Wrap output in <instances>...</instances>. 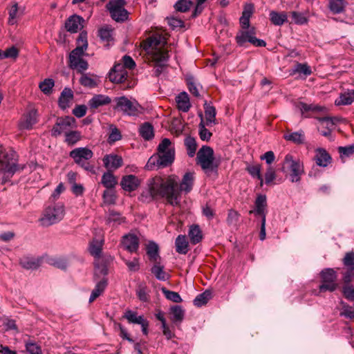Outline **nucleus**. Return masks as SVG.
Here are the masks:
<instances>
[{
    "instance_id": "bb28decb",
    "label": "nucleus",
    "mask_w": 354,
    "mask_h": 354,
    "mask_svg": "<svg viewBox=\"0 0 354 354\" xmlns=\"http://www.w3.org/2000/svg\"><path fill=\"white\" fill-rule=\"evenodd\" d=\"M151 273L160 281H166L169 278V274L164 270V266L160 265L159 261L154 262L151 269Z\"/></svg>"
},
{
    "instance_id": "e433bc0d",
    "label": "nucleus",
    "mask_w": 354,
    "mask_h": 354,
    "mask_svg": "<svg viewBox=\"0 0 354 354\" xmlns=\"http://www.w3.org/2000/svg\"><path fill=\"white\" fill-rule=\"evenodd\" d=\"M256 213L266 218V197L265 195H259L256 199Z\"/></svg>"
},
{
    "instance_id": "774afa93",
    "label": "nucleus",
    "mask_w": 354,
    "mask_h": 354,
    "mask_svg": "<svg viewBox=\"0 0 354 354\" xmlns=\"http://www.w3.org/2000/svg\"><path fill=\"white\" fill-rule=\"evenodd\" d=\"M26 348L29 354H42L40 347L35 343H27Z\"/></svg>"
},
{
    "instance_id": "4be33fe9",
    "label": "nucleus",
    "mask_w": 354,
    "mask_h": 354,
    "mask_svg": "<svg viewBox=\"0 0 354 354\" xmlns=\"http://www.w3.org/2000/svg\"><path fill=\"white\" fill-rule=\"evenodd\" d=\"M254 12V6L251 3L245 4L240 17L239 21L242 29H248L250 27V19Z\"/></svg>"
},
{
    "instance_id": "a878e982",
    "label": "nucleus",
    "mask_w": 354,
    "mask_h": 354,
    "mask_svg": "<svg viewBox=\"0 0 354 354\" xmlns=\"http://www.w3.org/2000/svg\"><path fill=\"white\" fill-rule=\"evenodd\" d=\"M99 79L96 75H91L89 73H82V76L80 78V83L88 88H94L98 84Z\"/></svg>"
},
{
    "instance_id": "1a4fd4ad",
    "label": "nucleus",
    "mask_w": 354,
    "mask_h": 354,
    "mask_svg": "<svg viewBox=\"0 0 354 354\" xmlns=\"http://www.w3.org/2000/svg\"><path fill=\"white\" fill-rule=\"evenodd\" d=\"M93 151L86 147L76 148L70 152V156L74 160L75 163L86 171H91L93 169L91 165L86 162L87 160L93 157Z\"/></svg>"
},
{
    "instance_id": "2eb2a0df",
    "label": "nucleus",
    "mask_w": 354,
    "mask_h": 354,
    "mask_svg": "<svg viewBox=\"0 0 354 354\" xmlns=\"http://www.w3.org/2000/svg\"><path fill=\"white\" fill-rule=\"evenodd\" d=\"M37 122V111L35 109H31L21 117L18 126L20 130H29Z\"/></svg>"
},
{
    "instance_id": "e2e57ef3",
    "label": "nucleus",
    "mask_w": 354,
    "mask_h": 354,
    "mask_svg": "<svg viewBox=\"0 0 354 354\" xmlns=\"http://www.w3.org/2000/svg\"><path fill=\"white\" fill-rule=\"evenodd\" d=\"M17 12H18L17 3H14L9 10V18H8V24H9L14 25L17 23Z\"/></svg>"
},
{
    "instance_id": "aec40b11",
    "label": "nucleus",
    "mask_w": 354,
    "mask_h": 354,
    "mask_svg": "<svg viewBox=\"0 0 354 354\" xmlns=\"http://www.w3.org/2000/svg\"><path fill=\"white\" fill-rule=\"evenodd\" d=\"M120 185L124 190L132 192L138 187L140 180L134 175H128L122 178Z\"/></svg>"
},
{
    "instance_id": "5701e85b",
    "label": "nucleus",
    "mask_w": 354,
    "mask_h": 354,
    "mask_svg": "<svg viewBox=\"0 0 354 354\" xmlns=\"http://www.w3.org/2000/svg\"><path fill=\"white\" fill-rule=\"evenodd\" d=\"M315 160L317 165L326 167L330 163L331 157L325 149L318 148L315 150Z\"/></svg>"
},
{
    "instance_id": "5fc2aeb1",
    "label": "nucleus",
    "mask_w": 354,
    "mask_h": 354,
    "mask_svg": "<svg viewBox=\"0 0 354 354\" xmlns=\"http://www.w3.org/2000/svg\"><path fill=\"white\" fill-rule=\"evenodd\" d=\"M162 292L165 297L171 301L175 303H180L182 301L180 295L176 292L168 290L165 288H162Z\"/></svg>"
},
{
    "instance_id": "f8f14e48",
    "label": "nucleus",
    "mask_w": 354,
    "mask_h": 354,
    "mask_svg": "<svg viewBox=\"0 0 354 354\" xmlns=\"http://www.w3.org/2000/svg\"><path fill=\"white\" fill-rule=\"evenodd\" d=\"M76 127L75 120L73 117L66 116L65 118H60L57 120V122L51 130V133L53 136H57L62 133L69 132L72 129Z\"/></svg>"
},
{
    "instance_id": "58836bf2",
    "label": "nucleus",
    "mask_w": 354,
    "mask_h": 354,
    "mask_svg": "<svg viewBox=\"0 0 354 354\" xmlns=\"http://www.w3.org/2000/svg\"><path fill=\"white\" fill-rule=\"evenodd\" d=\"M101 182L107 189L114 187L118 183L116 178L109 171L103 174Z\"/></svg>"
},
{
    "instance_id": "c03bdc74",
    "label": "nucleus",
    "mask_w": 354,
    "mask_h": 354,
    "mask_svg": "<svg viewBox=\"0 0 354 354\" xmlns=\"http://www.w3.org/2000/svg\"><path fill=\"white\" fill-rule=\"evenodd\" d=\"M9 330H17L15 322L13 319H10L8 317H3L0 319V331H7Z\"/></svg>"
},
{
    "instance_id": "39448f33",
    "label": "nucleus",
    "mask_w": 354,
    "mask_h": 354,
    "mask_svg": "<svg viewBox=\"0 0 354 354\" xmlns=\"http://www.w3.org/2000/svg\"><path fill=\"white\" fill-rule=\"evenodd\" d=\"M66 214L65 206L63 203L58 202L49 205L44 210L39 224L43 227H48L60 222Z\"/></svg>"
},
{
    "instance_id": "20e7f679",
    "label": "nucleus",
    "mask_w": 354,
    "mask_h": 354,
    "mask_svg": "<svg viewBox=\"0 0 354 354\" xmlns=\"http://www.w3.org/2000/svg\"><path fill=\"white\" fill-rule=\"evenodd\" d=\"M77 46L69 54L68 66L78 73H82L88 68V64L84 59L86 55V50L88 48L87 35L86 32H81L77 40Z\"/></svg>"
},
{
    "instance_id": "f3484780",
    "label": "nucleus",
    "mask_w": 354,
    "mask_h": 354,
    "mask_svg": "<svg viewBox=\"0 0 354 354\" xmlns=\"http://www.w3.org/2000/svg\"><path fill=\"white\" fill-rule=\"evenodd\" d=\"M127 77V71L121 64L115 65L109 75L110 81L113 83H121L126 80Z\"/></svg>"
},
{
    "instance_id": "a19ab883",
    "label": "nucleus",
    "mask_w": 354,
    "mask_h": 354,
    "mask_svg": "<svg viewBox=\"0 0 354 354\" xmlns=\"http://www.w3.org/2000/svg\"><path fill=\"white\" fill-rule=\"evenodd\" d=\"M205 124L207 126H212L215 124L216 120V110L214 106H206L205 107Z\"/></svg>"
},
{
    "instance_id": "4d7b16f0",
    "label": "nucleus",
    "mask_w": 354,
    "mask_h": 354,
    "mask_svg": "<svg viewBox=\"0 0 354 354\" xmlns=\"http://www.w3.org/2000/svg\"><path fill=\"white\" fill-rule=\"evenodd\" d=\"M81 138L80 133L77 131H70L66 134L65 141L68 145H74Z\"/></svg>"
},
{
    "instance_id": "37998d69",
    "label": "nucleus",
    "mask_w": 354,
    "mask_h": 354,
    "mask_svg": "<svg viewBox=\"0 0 354 354\" xmlns=\"http://www.w3.org/2000/svg\"><path fill=\"white\" fill-rule=\"evenodd\" d=\"M284 138L296 144H301L304 142L305 137L303 131H297L285 134Z\"/></svg>"
},
{
    "instance_id": "603ef678",
    "label": "nucleus",
    "mask_w": 354,
    "mask_h": 354,
    "mask_svg": "<svg viewBox=\"0 0 354 354\" xmlns=\"http://www.w3.org/2000/svg\"><path fill=\"white\" fill-rule=\"evenodd\" d=\"M54 84L53 80L45 79L39 84V87L44 94L48 95L51 93Z\"/></svg>"
},
{
    "instance_id": "7c9ffc66",
    "label": "nucleus",
    "mask_w": 354,
    "mask_h": 354,
    "mask_svg": "<svg viewBox=\"0 0 354 354\" xmlns=\"http://www.w3.org/2000/svg\"><path fill=\"white\" fill-rule=\"evenodd\" d=\"M170 319L175 324L180 323L185 315V312L181 306H174L169 310Z\"/></svg>"
},
{
    "instance_id": "0eeeda50",
    "label": "nucleus",
    "mask_w": 354,
    "mask_h": 354,
    "mask_svg": "<svg viewBox=\"0 0 354 354\" xmlns=\"http://www.w3.org/2000/svg\"><path fill=\"white\" fill-rule=\"evenodd\" d=\"M115 109L128 115H137L140 113L141 107L135 100H129L125 96L115 98Z\"/></svg>"
},
{
    "instance_id": "680f3d73",
    "label": "nucleus",
    "mask_w": 354,
    "mask_h": 354,
    "mask_svg": "<svg viewBox=\"0 0 354 354\" xmlns=\"http://www.w3.org/2000/svg\"><path fill=\"white\" fill-rule=\"evenodd\" d=\"M115 193L109 189H106L104 192L103 194V200L104 203L107 205L114 204L115 202Z\"/></svg>"
},
{
    "instance_id": "69168bd1",
    "label": "nucleus",
    "mask_w": 354,
    "mask_h": 354,
    "mask_svg": "<svg viewBox=\"0 0 354 354\" xmlns=\"http://www.w3.org/2000/svg\"><path fill=\"white\" fill-rule=\"evenodd\" d=\"M291 16L293 21L297 24H304L307 22L306 17L301 13L297 12H292Z\"/></svg>"
},
{
    "instance_id": "7ed1b4c3",
    "label": "nucleus",
    "mask_w": 354,
    "mask_h": 354,
    "mask_svg": "<svg viewBox=\"0 0 354 354\" xmlns=\"http://www.w3.org/2000/svg\"><path fill=\"white\" fill-rule=\"evenodd\" d=\"M175 158L174 147L168 138H164L158 147V152L153 155L146 165L148 169L155 167H165L172 164Z\"/></svg>"
},
{
    "instance_id": "4c0bfd02",
    "label": "nucleus",
    "mask_w": 354,
    "mask_h": 354,
    "mask_svg": "<svg viewBox=\"0 0 354 354\" xmlns=\"http://www.w3.org/2000/svg\"><path fill=\"white\" fill-rule=\"evenodd\" d=\"M107 285L106 280L102 279L100 282H98L95 288L93 290L90 298L89 303H92L95 299H96L105 290Z\"/></svg>"
},
{
    "instance_id": "6ab92c4d",
    "label": "nucleus",
    "mask_w": 354,
    "mask_h": 354,
    "mask_svg": "<svg viewBox=\"0 0 354 354\" xmlns=\"http://www.w3.org/2000/svg\"><path fill=\"white\" fill-rule=\"evenodd\" d=\"M318 120V130L320 133L326 137L330 136V131L334 127L333 120L328 117L319 118Z\"/></svg>"
},
{
    "instance_id": "4468645a",
    "label": "nucleus",
    "mask_w": 354,
    "mask_h": 354,
    "mask_svg": "<svg viewBox=\"0 0 354 354\" xmlns=\"http://www.w3.org/2000/svg\"><path fill=\"white\" fill-rule=\"evenodd\" d=\"M18 167L12 159L10 160L3 153V149L0 147V170L3 171L8 177L12 176Z\"/></svg>"
},
{
    "instance_id": "412c9836",
    "label": "nucleus",
    "mask_w": 354,
    "mask_h": 354,
    "mask_svg": "<svg viewBox=\"0 0 354 354\" xmlns=\"http://www.w3.org/2000/svg\"><path fill=\"white\" fill-rule=\"evenodd\" d=\"M194 182V173L187 172L186 173L180 183L179 185V194L180 195V192L188 193L189 192L193 187Z\"/></svg>"
},
{
    "instance_id": "b1692460",
    "label": "nucleus",
    "mask_w": 354,
    "mask_h": 354,
    "mask_svg": "<svg viewBox=\"0 0 354 354\" xmlns=\"http://www.w3.org/2000/svg\"><path fill=\"white\" fill-rule=\"evenodd\" d=\"M84 20L79 16L73 15L66 22V28L68 32H77L82 27Z\"/></svg>"
},
{
    "instance_id": "de8ad7c7",
    "label": "nucleus",
    "mask_w": 354,
    "mask_h": 354,
    "mask_svg": "<svg viewBox=\"0 0 354 354\" xmlns=\"http://www.w3.org/2000/svg\"><path fill=\"white\" fill-rule=\"evenodd\" d=\"M185 145L187 147L188 156L193 157L196 153L197 148L196 140L190 136L187 137L185 140Z\"/></svg>"
},
{
    "instance_id": "423d86ee",
    "label": "nucleus",
    "mask_w": 354,
    "mask_h": 354,
    "mask_svg": "<svg viewBox=\"0 0 354 354\" xmlns=\"http://www.w3.org/2000/svg\"><path fill=\"white\" fill-rule=\"evenodd\" d=\"M197 163L205 171H213L218 167L214 162V150L208 146H203L197 153Z\"/></svg>"
},
{
    "instance_id": "864d4df0",
    "label": "nucleus",
    "mask_w": 354,
    "mask_h": 354,
    "mask_svg": "<svg viewBox=\"0 0 354 354\" xmlns=\"http://www.w3.org/2000/svg\"><path fill=\"white\" fill-rule=\"evenodd\" d=\"M205 126L207 125L205 124L204 120L202 118L198 127L199 136L202 140L208 141L210 139L212 134L208 129L205 128Z\"/></svg>"
},
{
    "instance_id": "9b49d317",
    "label": "nucleus",
    "mask_w": 354,
    "mask_h": 354,
    "mask_svg": "<svg viewBox=\"0 0 354 354\" xmlns=\"http://www.w3.org/2000/svg\"><path fill=\"white\" fill-rule=\"evenodd\" d=\"M124 0H111L106 6L111 17L116 21H123L128 17V12L124 8Z\"/></svg>"
},
{
    "instance_id": "c9c22d12",
    "label": "nucleus",
    "mask_w": 354,
    "mask_h": 354,
    "mask_svg": "<svg viewBox=\"0 0 354 354\" xmlns=\"http://www.w3.org/2000/svg\"><path fill=\"white\" fill-rule=\"evenodd\" d=\"M147 253L149 259L153 262H157L160 260L158 254V246L154 242H149L147 245Z\"/></svg>"
},
{
    "instance_id": "9d476101",
    "label": "nucleus",
    "mask_w": 354,
    "mask_h": 354,
    "mask_svg": "<svg viewBox=\"0 0 354 354\" xmlns=\"http://www.w3.org/2000/svg\"><path fill=\"white\" fill-rule=\"evenodd\" d=\"M236 41L239 46H244L246 42H250L255 46H265L266 43L263 39L256 38L254 28L242 29L238 32Z\"/></svg>"
},
{
    "instance_id": "6e6552de",
    "label": "nucleus",
    "mask_w": 354,
    "mask_h": 354,
    "mask_svg": "<svg viewBox=\"0 0 354 354\" xmlns=\"http://www.w3.org/2000/svg\"><path fill=\"white\" fill-rule=\"evenodd\" d=\"M284 166L290 171V179L292 183H297L304 174V165L299 160H295L292 155L288 154L284 159Z\"/></svg>"
},
{
    "instance_id": "052dcab7",
    "label": "nucleus",
    "mask_w": 354,
    "mask_h": 354,
    "mask_svg": "<svg viewBox=\"0 0 354 354\" xmlns=\"http://www.w3.org/2000/svg\"><path fill=\"white\" fill-rule=\"evenodd\" d=\"M21 265L26 269H35L38 266V263L33 259L28 257L24 258L20 261Z\"/></svg>"
},
{
    "instance_id": "f257e3e1",
    "label": "nucleus",
    "mask_w": 354,
    "mask_h": 354,
    "mask_svg": "<svg viewBox=\"0 0 354 354\" xmlns=\"http://www.w3.org/2000/svg\"><path fill=\"white\" fill-rule=\"evenodd\" d=\"M176 186L177 178L175 176H155L148 183L151 198H165L171 205H178L180 201L179 192L176 189Z\"/></svg>"
},
{
    "instance_id": "f03ea898",
    "label": "nucleus",
    "mask_w": 354,
    "mask_h": 354,
    "mask_svg": "<svg viewBox=\"0 0 354 354\" xmlns=\"http://www.w3.org/2000/svg\"><path fill=\"white\" fill-rule=\"evenodd\" d=\"M165 38L159 34H155L146 39L141 44L145 52L146 59L155 65L162 66L168 59Z\"/></svg>"
},
{
    "instance_id": "bf43d9fd",
    "label": "nucleus",
    "mask_w": 354,
    "mask_h": 354,
    "mask_svg": "<svg viewBox=\"0 0 354 354\" xmlns=\"http://www.w3.org/2000/svg\"><path fill=\"white\" fill-rule=\"evenodd\" d=\"M192 6V2L189 0H180L176 3L175 8L176 10L184 12L187 11Z\"/></svg>"
},
{
    "instance_id": "f704fd0d",
    "label": "nucleus",
    "mask_w": 354,
    "mask_h": 354,
    "mask_svg": "<svg viewBox=\"0 0 354 354\" xmlns=\"http://www.w3.org/2000/svg\"><path fill=\"white\" fill-rule=\"evenodd\" d=\"M175 245L178 253L185 254L188 252V241L185 235L178 236Z\"/></svg>"
},
{
    "instance_id": "cd10ccee",
    "label": "nucleus",
    "mask_w": 354,
    "mask_h": 354,
    "mask_svg": "<svg viewBox=\"0 0 354 354\" xmlns=\"http://www.w3.org/2000/svg\"><path fill=\"white\" fill-rule=\"evenodd\" d=\"M176 102L177 103L178 108L183 112L188 111L191 106L189 96L185 92L180 93L176 97Z\"/></svg>"
},
{
    "instance_id": "c756f323",
    "label": "nucleus",
    "mask_w": 354,
    "mask_h": 354,
    "mask_svg": "<svg viewBox=\"0 0 354 354\" xmlns=\"http://www.w3.org/2000/svg\"><path fill=\"white\" fill-rule=\"evenodd\" d=\"M73 92L70 88H64L59 99V105L62 109H66L70 105L73 100Z\"/></svg>"
},
{
    "instance_id": "49530a36",
    "label": "nucleus",
    "mask_w": 354,
    "mask_h": 354,
    "mask_svg": "<svg viewBox=\"0 0 354 354\" xmlns=\"http://www.w3.org/2000/svg\"><path fill=\"white\" fill-rule=\"evenodd\" d=\"M299 73L306 77L312 73L310 67L306 64H297L292 71V74Z\"/></svg>"
},
{
    "instance_id": "13d9d810",
    "label": "nucleus",
    "mask_w": 354,
    "mask_h": 354,
    "mask_svg": "<svg viewBox=\"0 0 354 354\" xmlns=\"http://www.w3.org/2000/svg\"><path fill=\"white\" fill-rule=\"evenodd\" d=\"M19 50L15 46H11L3 51L2 59L6 58L16 59L19 56Z\"/></svg>"
},
{
    "instance_id": "0e129e2a",
    "label": "nucleus",
    "mask_w": 354,
    "mask_h": 354,
    "mask_svg": "<svg viewBox=\"0 0 354 354\" xmlns=\"http://www.w3.org/2000/svg\"><path fill=\"white\" fill-rule=\"evenodd\" d=\"M338 151L341 157H349L354 154V145H351L346 147H339Z\"/></svg>"
},
{
    "instance_id": "6e6d98bb",
    "label": "nucleus",
    "mask_w": 354,
    "mask_h": 354,
    "mask_svg": "<svg viewBox=\"0 0 354 354\" xmlns=\"http://www.w3.org/2000/svg\"><path fill=\"white\" fill-rule=\"evenodd\" d=\"M247 169L252 177L257 178L260 180V185L262 186L263 180L261 175V166L259 165H252L249 166Z\"/></svg>"
},
{
    "instance_id": "ddd939ff",
    "label": "nucleus",
    "mask_w": 354,
    "mask_h": 354,
    "mask_svg": "<svg viewBox=\"0 0 354 354\" xmlns=\"http://www.w3.org/2000/svg\"><path fill=\"white\" fill-rule=\"evenodd\" d=\"M322 284L319 286L321 291H333L336 289L337 284L336 283L337 274L335 271L331 268H326L321 272Z\"/></svg>"
},
{
    "instance_id": "a18cd8bd",
    "label": "nucleus",
    "mask_w": 354,
    "mask_h": 354,
    "mask_svg": "<svg viewBox=\"0 0 354 354\" xmlns=\"http://www.w3.org/2000/svg\"><path fill=\"white\" fill-rule=\"evenodd\" d=\"M212 297V293L210 291H205L204 292L199 294L194 299V304L197 307H201L206 304Z\"/></svg>"
},
{
    "instance_id": "473e14b6",
    "label": "nucleus",
    "mask_w": 354,
    "mask_h": 354,
    "mask_svg": "<svg viewBox=\"0 0 354 354\" xmlns=\"http://www.w3.org/2000/svg\"><path fill=\"white\" fill-rule=\"evenodd\" d=\"M354 102V91H348L341 93L339 98L335 100V105H349Z\"/></svg>"
},
{
    "instance_id": "79ce46f5",
    "label": "nucleus",
    "mask_w": 354,
    "mask_h": 354,
    "mask_svg": "<svg viewBox=\"0 0 354 354\" xmlns=\"http://www.w3.org/2000/svg\"><path fill=\"white\" fill-rule=\"evenodd\" d=\"M328 7L334 14H339L344 10L345 3L343 0H330Z\"/></svg>"
},
{
    "instance_id": "dca6fc26",
    "label": "nucleus",
    "mask_w": 354,
    "mask_h": 354,
    "mask_svg": "<svg viewBox=\"0 0 354 354\" xmlns=\"http://www.w3.org/2000/svg\"><path fill=\"white\" fill-rule=\"evenodd\" d=\"M102 160L104 167L109 171L116 170L120 167L123 163L122 157L114 153L106 155Z\"/></svg>"
},
{
    "instance_id": "c85d7f7f",
    "label": "nucleus",
    "mask_w": 354,
    "mask_h": 354,
    "mask_svg": "<svg viewBox=\"0 0 354 354\" xmlns=\"http://www.w3.org/2000/svg\"><path fill=\"white\" fill-rule=\"evenodd\" d=\"M298 108L301 111V114L303 115H304L306 113L309 111L325 113L327 111V109L325 106L317 104H307L304 102H299L298 104Z\"/></svg>"
},
{
    "instance_id": "393cba45",
    "label": "nucleus",
    "mask_w": 354,
    "mask_h": 354,
    "mask_svg": "<svg viewBox=\"0 0 354 354\" xmlns=\"http://www.w3.org/2000/svg\"><path fill=\"white\" fill-rule=\"evenodd\" d=\"M111 98L105 95H95L88 102V105L92 109H97L99 106L109 104Z\"/></svg>"
},
{
    "instance_id": "2f4dec72",
    "label": "nucleus",
    "mask_w": 354,
    "mask_h": 354,
    "mask_svg": "<svg viewBox=\"0 0 354 354\" xmlns=\"http://www.w3.org/2000/svg\"><path fill=\"white\" fill-rule=\"evenodd\" d=\"M188 236L192 244L199 243L203 239L202 232L197 225H192L189 227Z\"/></svg>"
},
{
    "instance_id": "338daca9",
    "label": "nucleus",
    "mask_w": 354,
    "mask_h": 354,
    "mask_svg": "<svg viewBox=\"0 0 354 354\" xmlns=\"http://www.w3.org/2000/svg\"><path fill=\"white\" fill-rule=\"evenodd\" d=\"M111 132L109 136V142L112 143L121 139L122 136L120 131L113 127H111Z\"/></svg>"
},
{
    "instance_id": "8fccbe9b",
    "label": "nucleus",
    "mask_w": 354,
    "mask_h": 354,
    "mask_svg": "<svg viewBox=\"0 0 354 354\" xmlns=\"http://www.w3.org/2000/svg\"><path fill=\"white\" fill-rule=\"evenodd\" d=\"M100 39L104 42H110L113 40V30L109 27L101 28L98 31Z\"/></svg>"
},
{
    "instance_id": "72a5a7b5",
    "label": "nucleus",
    "mask_w": 354,
    "mask_h": 354,
    "mask_svg": "<svg viewBox=\"0 0 354 354\" xmlns=\"http://www.w3.org/2000/svg\"><path fill=\"white\" fill-rule=\"evenodd\" d=\"M104 239L102 238L94 239L90 243V253L95 257H99L101 254Z\"/></svg>"
},
{
    "instance_id": "3c124183",
    "label": "nucleus",
    "mask_w": 354,
    "mask_h": 354,
    "mask_svg": "<svg viewBox=\"0 0 354 354\" xmlns=\"http://www.w3.org/2000/svg\"><path fill=\"white\" fill-rule=\"evenodd\" d=\"M140 133L145 140H149L153 137V127L149 123L143 124L140 128Z\"/></svg>"
},
{
    "instance_id": "a211bd4d",
    "label": "nucleus",
    "mask_w": 354,
    "mask_h": 354,
    "mask_svg": "<svg viewBox=\"0 0 354 354\" xmlns=\"http://www.w3.org/2000/svg\"><path fill=\"white\" fill-rule=\"evenodd\" d=\"M122 245L129 252H136L139 246L138 238L133 234H128L122 237Z\"/></svg>"
},
{
    "instance_id": "ea45409f",
    "label": "nucleus",
    "mask_w": 354,
    "mask_h": 354,
    "mask_svg": "<svg viewBox=\"0 0 354 354\" xmlns=\"http://www.w3.org/2000/svg\"><path fill=\"white\" fill-rule=\"evenodd\" d=\"M270 19L272 23L276 26H281L287 21V15L286 12H277L271 11L270 13Z\"/></svg>"
},
{
    "instance_id": "09e8293b",
    "label": "nucleus",
    "mask_w": 354,
    "mask_h": 354,
    "mask_svg": "<svg viewBox=\"0 0 354 354\" xmlns=\"http://www.w3.org/2000/svg\"><path fill=\"white\" fill-rule=\"evenodd\" d=\"M129 323L140 324L145 320L143 316H138L137 313L132 310H127L124 315Z\"/></svg>"
}]
</instances>
